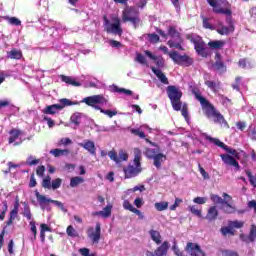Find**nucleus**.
<instances>
[{
    "instance_id": "obj_26",
    "label": "nucleus",
    "mask_w": 256,
    "mask_h": 256,
    "mask_svg": "<svg viewBox=\"0 0 256 256\" xmlns=\"http://www.w3.org/2000/svg\"><path fill=\"white\" fill-rule=\"evenodd\" d=\"M229 201H231V200H226V203H224L220 209L223 211V213H226L227 215L237 213V208L235 206L231 205L229 203Z\"/></svg>"
},
{
    "instance_id": "obj_19",
    "label": "nucleus",
    "mask_w": 256,
    "mask_h": 256,
    "mask_svg": "<svg viewBox=\"0 0 256 256\" xmlns=\"http://www.w3.org/2000/svg\"><path fill=\"white\" fill-rule=\"evenodd\" d=\"M123 208L126 211H131V213H134L135 215H137L139 217V219L143 220L145 219V215H143L141 213V210L134 208L133 204H131V202H129V200H124L123 202Z\"/></svg>"
},
{
    "instance_id": "obj_4",
    "label": "nucleus",
    "mask_w": 256,
    "mask_h": 256,
    "mask_svg": "<svg viewBox=\"0 0 256 256\" xmlns=\"http://www.w3.org/2000/svg\"><path fill=\"white\" fill-rule=\"evenodd\" d=\"M186 39H188V41L193 43L194 49H195L197 55H199L200 57L207 59V57H209V55H211L209 48H207V44H205V41H203V38L201 36L187 34Z\"/></svg>"
},
{
    "instance_id": "obj_29",
    "label": "nucleus",
    "mask_w": 256,
    "mask_h": 256,
    "mask_svg": "<svg viewBox=\"0 0 256 256\" xmlns=\"http://www.w3.org/2000/svg\"><path fill=\"white\" fill-rule=\"evenodd\" d=\"M22 133L23 132L21 130H19V129H15V128L11 129L9 131L10 137L8 139L9 145H11V143H15V141H17V139H19V136H21Z\"/></svg>"
},
{
    "instance_id": "obj_8",
    "label": "nucleus",
    "mask_w": 256,
    "mask_h": 256,
    "mask_svg": "<svg viewBox=\"0 0 256 256\" xmlns=\"http://www.w3.org/2000/svg\"><path fill=\"white\" fill-rule=\"evenodd\" d=\"M169 57L176 65H180L181 67H191V65L194 63L193 58H191L189 55H180V53L177 51L170 52Z\"/></svg>"
},
{
    "instance_id": "obj_11",
    "label": "nucleus",
    "mask_w": 256,
    "mask_h": 256,
    "mask_svg": "<svg viewBox=\"0 0 256 256\" xmlns=\"http://www.w3.org/2000/svg\"><path fill=\"white\" fill-rule=\"evenodd\" d=\"M207 139L208 141H211V143H214V145H216L217 147L224 149V151H226V153H229V155H233L235 159H241V156L239 155V152H237V150L227 146L225 143L221 142L219 139L213 138L210 136H208Z\"/></svg>"
},
{
    "instance_id": "obj_61",
    "label": "nucleus",
    "mask_w": 256,
    "mask_h": 256,
    "mask_svg": "<svg viewBox=\"0 0 256 256\" xmlns=\"http://www.w3.org/2000/svg\"><path fill=\"white\" fill-rule=\"evenodd\" d=\"M193 203L197 205H205L207 203V197H196L193 199Z\"/></svg>"
},
{
    "instance_id": "obj_32",
    "label": "nucleus",
    "mask_w": 256,
    "mask_h": 256,
    "mask_svg": "<svg viewBox=\"0 0 256 256\" xmlns=\"http://www.w3.org/2000/svg\"><path fill=\"white\" fill-rule=\"evenodd\" d=\"M149 235L152 239V241H154V243H156V245H161V233H159V231L157 230H150L149 231Z\"/></svg>"
},
{
    "instance_id": "obj_62",
    "label": "nucleus",
    "mask_w": 256,
    "mask_h": 256,
    "mask_svg": "<svg viewBox=\"0 0 256 256\" xmlns=\"http://www.w3.org/2000/svg\"><path fill=\"white\" fill-rule=\"evenodd\" d=\"M3 210L0 213V221H3L5 219V215L7 213V209H8V205H7V201H3Z\"/></svg>"
},
{
    "instance_id": "obj_7",
    "label": "nucleus",
    "mask_w": 256,
    "mask_h": 256,
    "mask_svg": "<svg viewBox=\"0 0 256 256\" xmlns=\"http://www.w3.org/2000/svg\"><path fill=\"white\" fill-rule=\"evenodd\" d=\"M122 21L123 23H132L134 27H137L138 23H141V18H139V10L134 6H126L122 11Z\"/></svg>"
},
{
    "instance_id": "obj_50",
    "label": "nucleus",
    "mask_w": 256,
    "mask_h": 256,
    "mask_svg": "<svg viewBox=\"0 0 256 256\" xmlns=\"http://www.w3.org/2000/svg\"><path fill=\"white\" fill-rule=\"evenodd\" d=\"M189 211L196 217H203L201 209H199L196 205L189 206Z\"/></svg>"
},
{
    "instance_id": "obj_51",
    "label": "nucleus",
    "mask_w": 256,
    "mask_h": 256,
    "mask_svg": "<svg viewBox=\"0 0 256 256\" xmlns=\"http://www.w3.org/2000/svg\"><path fill=\"white\" fill-rule=\"evenodd\" d=\"M42 187L44 189H52L51 176L48 175L42 180Z\"/></svg>"
},
{
    "instance_id": "obj_12",
    "label": "nucleus",
    "mask_w": 256,
    "mask_h": 256,
    "mask_svg": "<svg viewBox=\"0 0 256 256\" xmlns=\"http://www.w3.org/2000/svg\"><path fill=\"white\" fill-rule=\"evenodd\" d=\"M108 157L111 161H114V163L119 164L122 163V161H127V159H129V154L124 150H119L118 154L117 151L111 150L108 152Z\"/></svg>"
},
{
    "instance_id": "obj_60",
    "label": "nucleus",
    "mask_w": 256,
    "mask_h": 256,
    "mask_svg": "<svg viewBox=\"0 0 256 256\" xmlns=\"http://www.w3.org/2000/svg\"><path fill=\"white\" fill-rule=\"evenodd\" d=\"M28 187L30 189H33V187H37V179H35V173H32L30 175V182L28 184Z\"/></svg>"
},
{
    "instance_id": "obj_53",
    "label": "nucleus",
    "mask_w": 256,
    "mask_h": 256,
    "mask_svg": "<svg viewBox=\"0 0 256 256\" xmlns=\"http://www.w3.org/2000/svg\"><path fill=\"white\" fill-rule=\"evenodd\" d=\"M113 209L112 205H107L106 207L103 208L102 214L104 219H107L108 217H111V210Z\"/></svg>"
},
{
    "instance_id": "obj_46",
    "label": "nucleus",
    "mask_w": 256,
    "mask_h": 256,
    "mask_svg": "<svg viewBox=\"0 0 256 256\" xmlns=\"http://www.w3.org/2000/svg\"><path fill=\"white\" fill-rule=\"evenodd\" d=\"M167 45H168L171 49H173V47H174L175 49H178L179 51H185V48H183V46H181V42H175V41H173V40H169V41L167 42Z\"/></svg>"
},
{
    "instance_id": "obj_30",
    "label": "nucleus",
    "mask_w": 256,
    "mask_h": 256,
    "mask_svg": "<svg viewBox=\"0 0 256 256\" xmlns=\"http://www.w3.org/2000/svg\"><path fill=\"white\" fill-rule=\"evenodd\" d=\"M225 40H214V41H209L208 42V47L210 49L215 50V49H223L225 47Z\"/></svg>"
},
{
    "instance_id": "obj_33",
    "label": "nucleus",
    "mask_w": 256,
    "mask_h": 256,
    "mask_svg": "<svg viewBox=\"0 0 256 256\" xmlns=\"http://www.w3.org/2000/svg\"><path fill=\"white\" fill-rule=\"evenodd\" d=\"M59 103L60 104H58V105H59V107H61V111H62V109H65V107H71V105H79V102H77V101L73 102L67 98L60 99Z\"/></svg>"
},
{
    "instance_id": "obj_18",
    "label": "nucleus",
    "mask_w": 256,
    "mask_h": 256,
    "mask_svg": "<svg viewBox=\"0 0 256 256\" xmlns=\"http://www.w3.org/2000/svg\"><path fill=\"white\" fill-rule=\"evenodd\" d=\"M79 147H83L90 155H97V148L95 147V142L91 140H85L84 143H79Z\"/></svg>"
},
{
    "instance_id": "obj_23",
    "label": "nucleus",
    "mask_w": 256,
    "mask_h": 256,
    "mask_svg": "<svg viewBox=\"0 0 256 256\" xmlns=\"http://www.w3.org/2000/svg\"><path fill=\"white\" fill-rule=\"evenodd\" d=\"M154 161V166L156 169H161V165H163V161H167V156L163 153H158L152 158Z\"/></svg>"
},
{
    "instance_id": "obj_21",
    "label": "nucleus",
    "mask_w": 256,
    "mask_h": 256,
    "mask_svg": "<svg viewBox=\"0 0 256 256\" xmlns=\"http://www.w3.org/2000/svg\"><path fill=\"white\" fill-rule=\"evenodd\" d=\"M217 217H219V210H217V206H211L207 211L205 219H207V221H215L217 220Z\"/></svg>"
},
{
    "instance_id": "obj_41",
    "label": "nucleus",
    "mask_w": 256,
    "mask_h": 256,
    "mask_svg": "<svg viewBox=\"0 0 256 256\" xmlns=\"http://www.w3.org/2000/svg\"><path fill=\"white\" fill-rule=\"evenodd\" d=\"M23 217H26L28 221H31L33 219V214L31 213V207H29V204L24 202V210L22 212Z\"/></svg>"
},
{
    "instance_id": "obj_36",
    "label": "nucleus",
    "mask_w": 256,
    "mask_h": 256,
    "mask_svg": "<svg viewBox=\"0 0 256 256\" xmlns=\"http://www.w3.org/2000/svg\"><path fill=\"white\" fill-rule=\"evenodd\" d=\"M9 59H16L19 60L23 57V52L21 50L12 49L10 52L7 53Z\"/></svg>"
},
{
    "instance_id": "obj_59",
    "label": "nucleus",
    "mask_w": 256,
    "mask_h": 256,
    "mask_svg": "<svg viewBox=\"0 0 256 256\" xmlns=\"http://www.w3.org/2000/svg\"><path fill=\"white\" fill-rule=\"evenodd\" d=\"M136 61L141 65H147V59L141 53L136 54Z\"/></svg>"
},
{
    "instance_id": "obj_24",
    "label": "nucleus",
    "mask_w": 256,
    "mask_h": 256,
    "mask_svg": "<svg viewBox=\"0 0 256 256\" xmlns=\"http://www.w3.org/2000/svg\"><path fill=\"white\" fill-rule=\"evenodd\" d=\"M60 79L63 83H66L67 85H72L73 87H81V82L76 81L71 76L66 75H60Z\"/></svg>"
},
{
    "instance_id": "obj_9",
    "label": "nucleus",
    "mask_w": 256,
    "mask_h": 256,
    "mask_svg": "<svg viewBox=\"0 0 256 256\" xmlns=\"http://www.w3.org/2000/svg\"><path fill=\"white\" fill-rule=\"evenodd\" d=\"M220 2L222 5H224V7H226V9L221 8V6L217 4V0H207V3L210 5V7H213V13H216V15H228L231 17L233 13L231 11V4H229L227 0H220Z\"/></svg>"
},
{
    "instance_id": "obj_56",
    "label": "nucleus",
    "mask_w": 256,
    "mask_h": 256,
    "mask_svg": "<svg viewBox=\"0 0 256 256\" xmlns=\"http://www.w3.org/2000/svg\"><path fill=\"white\" fill-rule=\"evenodd\" d=\"M145 155L148 159H153L157 155V150L146 148Z\"/></svg>"
},
{
    "instance_id": "obj_47",
    "label": "nucleus",
    "mask_w": 256,
    "mask_h": 256,
    "mask_svg": "<svg viewBox=\"0 0 256 256\" xmlns=\"http://www.w3.org/2000/svg\"><path fill=\"white\" fill-rule=\"evenodd\" d=\"M245 173L249 179L250 185H252V187H256V175H253V172H251V170H245Z\"/></svg>"
},
{
    "instance_id": "obj_1",
    "label": "nucleus",
    "mask_w": 256,
    "mask_h": 256,
    "mask_svg": "<svg viewBox=\"0 0 256 256\" xmlns=\"http://www.w3.org/2000/svg\"><path fill=\"white\" fill-rule=\"evenodd\" d=\"M192 94L194 95L196 101H199L202 111L207 119H212V121L218 125H226L229 127V124L227 123V120H225L223 114H221V112H219L215 106L209 102V100H207V98L201 95V91L199 89L194 88L192 90Z\"/></svg>"
},
{
    "instance_id": "obj_16",
    "label": "nucleus",
    "mask_w": 256,
    "mask_h": 256,
    "mask_svg": "<svg viewBox=\"0 0 256 256\" xmlns=\"http://www.w3.org/2000/svg\"><path fill=\"white\" fill-rule=\"evenodd\" d=\"M89 231H93V228L88 229V237L91 239L92 243H99L101 240V224L97 223L94 232L89 233Z\"/></svg>"
},
{
    "instance_id": "obj_25",
    "label": "nucleus",
    "mask_w": 256,
    "mask_h": 256,
    "mask_svg": "<svg viewBox=\"0 0 256 256\" xmlns=\"http://www.w3.org/2000/svg\"><path fill=\"white\" fill-rule=\"evenodd\" d=\"M60 79L63 83H66L67 85H72L73 87H81V82L76 81L71 76L66 75H60Z\"/></svg>"
},
{
    "instance_id": "obj_58",
    "label": "nucleus",
    "mask_w": 256,
    "mask_h": 256,
    "mask_svg": "<svg viewBox=\"0 0 256 256\" xmlns=\"http://www.w3.org/2000/svg\"><path fill=\"white\" fill-rule=\"evenodd\" d=\"M71 143H73V141L70 140V138H62L58 141V147H61L62 145L67 147V145H71Z\"/></svg>"
},
{
    "instance_id": "obj_42",
    "label": "nucleus",
    "mask_w": 256,
    "mask_h": 256,
    "mask_svg": "<svg viewBox=\"0 0 256 256\" xmlns=\"http://www.w3.org/2000/svg\"><path fill=\"white\" fill-rule=\"evenodd\" d=\"M154 207L157 211H167V209L169 208V202H166V201L156 202L154 204Z\"/></svg>"
},
{
    "instance_id": "obj_63",
    "label": "nucleus",
    "mask_w": 256,
    "mask_h": 256,
    "mask_svg": "<svg viewBox=\"0 0 256 256\" xmlns=\"http://www.w3.org/2000/svg\"><path fill=\"white\" fill-rule=\"evenodd\" d=\"M36 175H38V177H44L45 176V166L44 165H41V166L37 167Z\"/></svg>"
},
{
    "instance_id": "obj_10",
    "label": "nucleus",
    "mask_w": 256,
    "mask_h": 256,
    "mask_svg": "<svg viewBox=\"0 0 256 256\" xmlns=\"http://www.w3.org/2000/svg\"><path fill=\"white\" fill-rule=\"evenodd\" d=\"M35 197L40 206H43L47 203H53L54 205H56V207H59V209H61L63 213H67V208H65V205L61 201L47 198L46 196L41 195V193H39V191L37 190L35 191Z\"/></svg>"
},
{
    "instance_id": "obj_20",
    "label": "nucleus",
    "mask_w": 256,
    "mask_h": 256,
    "mask_svg": "<svg viewBox=\"0 0 256 256\" xmlns=\"http://www.w3.org/2000/svg\"><path fill=\"white\" fill-rule=\"evenodd\" d=\"M144 53L146 57H149V59H152V61H155L157 67L159 68L165 67V59H163V57L158 58L157 56L153 55V53H151V51L149 50L144 51Z\"/></svg>"
},
{
    "instance_id": "obj_48",
    "label": "nucleus",
    "mask_w": 256,
    "mask_h": 256,
    "mask_svg": "<svg viewBox=\"0 0 256 256\" xmlns=\"http://www.w3.org/2000/svg\"><path fill=\"white\" fill-rule=\"evenodd\" d=\"M149 43H153L154 45L161 41V38L156 33L147 34Z\"/></svg>"
},
{
    "instance_id": "obj_14",
    "label": "nucleus",
    "mask_w": 256,
    "mask_h": 256,
    "mask_svg": "<svg viewBox=\"0 0 256 256\" xmlns=\"http://www.w3.org/2000/svg\"><path fill=\"white\" fill-rule=\"evenodd\" d=\"M213 68L215 71H220V73H225V71H227V65H225V62H223V57L219 52H216L215 54V62L213 64Z\"/></svg>"
},
{
    "instance_id": "obj_52",
    "label": "nucleus",
    "mask_w": 256,
    "mask_h": 256,
    "mask_svg": "<svg viewBox=\"0 0 256 256\" xmlns=\"http://www.w3.org/2000/svg\"><path fill=\"white\" fill-rule=\"evenodd\" d=\"M180 111L184 119L189 121V108L187 107V104L182 105Z\"/></svg>"
},
{
    "instance_id": "obj_15",
    "label": "nucleus",
    "mask_w": 256,
    "mask_h": 256,
    "mask_svg": "<svg viewBox=\"0 0 256 256\" xmlns=\"http://www.w3.org/2000/svg\"><path fill=\"white\" fill-rule=\"evenodd\" d=\"M220 157L225 165H228L229 167H235V169H237V171H239L241 169V166L239 165V162H237L235 157H233L229 154H222V155H220Z\"/></svg>"
},
{
    "instance_id": "obj_5",
    "label": "nucleus",
    "mask_w": 256,
    "mask_h": 256,
    "mask_svg": "<svg viewBox=\"0 0 256 256\" xmlns=\"http://www.w3.org/2000/svg\"><path fill=\"white\" fill-rule=\"evenodd\" d=\"M166 93L170 99V103L174 111H181L183 107V102H181V97H183V92L179 87L170 85L166 88Z\"/></svg>"
},
{
    "instance_id": "obj_55",
    "label": "nucleus",
    "mask_w": 256,
    "mask_h": 256,
    "mask_svg": "<svg viewBox=\"0 0 256 256\" xmlns=\"http://www.w3.org/2000/svg\"><path fill=\"white\" fill-rule=\"evenodd\" d=\"M63 183V179L61 178H56L54 180H52V188L53 191L59 189V187H61V184Z\"/></svg>"
},
{
    "instance_id": "obj_17",
    "label": "nucleus",
    "mask_w": 256,
    "mask_h": 256,
    "mask_svg": "<svg viewBox=\"0 0 256 256\" xmlns=\"http://www.w3.org/2000/svg\"><path fill=\"white\" fill-rule=\"evenodd\" d=\"M222 197H224V199L221 198V196H219L217 194H211L210 195L211 201L213 203L218 204V205H223L224 203H227V201H232V199H233V197H231V195H229L225 192L222 194Z\"/></svg>"
},
{
    "instance_id": "obj_31",
    "label": "nucleus",
    "mask_w": 256,
    "mask_h": 256,
    "mask_svg": "<svg viewBox=\"0 0 256 256\" xmlns=\"http://www.w3.org/2000/svg\"><path fill=\"white\" fill-rule=\"evenodd\" d=\"M202 19V27L204 29H209L210 31H215V26L211 24V18L205 17L204 15L200 16Z\"/></svg>"
},
{
    "instance_id": "obj_54",
    "label": "nucleus",
    "mask_w": 256,
    "mask_h": 256,
    "mask_svg": "<svg viewBox=\"0 0 256 256\" xmlns=\"http://www.w3.org/2000/svg\"><path fill=\"white\" fill-rule=\"evenodd\" d=\"M131 134L136 135V137H140V139H145L147 135H145V132H143L141 129H131Z\"/></svg>"
},
{
    "instance_id": "obj_2",
    "label": "nucleus",
    "mask_w": 256,
    "mask_h": 256,
    "mask_svg": "<svg viewBox=\"0 0 256 256\" xmlns=\"http://www.w3.org/2000/svg\"><path fill=\"white\" fill-rule=\"evenodd\" d=\"M82 103H85L88 105V107H93L96 111H100V113H103L104 115H107L108 117H115L117 115V111H112V110H104L101 108L99 105H107L108 100L106 99L103 94H98V95H93V96H88L85 97L82 100Z\"/></svg>"
},
{
    "instance_id": "obj_35",
    "label": "nucleus",
    "mask_w": 256,
    "mask_h": 256,
    "mask_svg": "<svg viewBox=\"0 0 256 256\" xmlns=\"http://www.w3.org/2000/svg\"><path fill=\"white\" fill-rule=\"evenodd\" d=\"M205 85L208 89H211V91H217L219 87H221V82L220 81H211V80H206Z\"/></svg>"
},
{
    "instance_id": "obj_40",
    "label": "nucleus",
    "mask_w": 256,
    "mask_h": 256,
    "mask_svg": "<svg viewBox=\"0 0 256 256\" xmlns=\"http://www.w3.org/2000/svg\"><path fill=\"white\" fill-rule=\"evenodd\" d=\"M2 19H4V21H7L9 25H15L16 27H19L21 25V20H19L17 17L3 16Z\"/></svg>"
},
{
    "instance_id": "obj_27",
    "label": "nucleus",
    "mask_w": 256,
    "mask_h": 256,
    "mask_svg": "<svg viewBox=\"0 0 256 256\" xmlns=\"http://www.w3.org/2000/svg\"><path fill=\"white\" fill-rule=\"evenodd\" d=\"M57 111H61V106H59V104H54V105L46 106L42 110L44 115H55V113H57Z\"/></svg>"
},
{
    "instance_id": "obj_64",
    "label": "nucleus",
    "mask_w": 256,
    "mask_h": 256,
    "mask_svg": "<svg viewBox=\"0 0 256 256\" xmlns=\"http://www.w3.org/2000/svg\"><path fill=\"white\" fill-rule=\"evenodd\" d=\"M222 254L224 256H239V254L235 251H231V250H224L222 251Z\"/></svg>"
},
{
    "instance_id": "obj_13",
    "label": "nucleus",
    "mask_w": 256,
    "mask_h": 256,
    "mask_svg": "<svg viewBox=\"0 0 256 256\" xmlns=\"http://www.w3.org/2000/svg\"><path fill=\"white\" fill-rule=\"evenodd\" d=\"M167 251H169V242L164 241L154 253L151 251H146V256H167Z\"/></svg>"
},
{
    "instance_id": "obj_38",
    "label": "nucleus",
    "mask_w": 256,
    "mask_h": 256,
    "mask_svg": "<svg viewBox=\"0 0 256 256\" xmlns=\"http://www.w3.org/2000/svg\"><path fill=\"white\" fill-rule=\"evenodd\" d=\"M234 31H235V27L233 25H231L230 27L222 26L221 28L217 29V33H219V35H229Z\"/></svg>"
},
{
    "instance_id": "obj_44",
    "label": "nucleus",
    "mask_w": 256,
    "mask_h": 256,
    "mask_svg": "<svg viewBox=\"0 0 256 256\" xmlns=\"http://www.w3.org/2000/svg\"><path fill=\"white\" fill-rule=\"evenodd\" d=\"M228 225L235 231V229H243L245 226V222L239 221V220H234V221H229Z\"/></svg>"
},
{
    "instance_id": "obj_57",
    "label": "nucleus",
    "mask_w": 256,
    "mask_h": 256,
    "mask_svg": "<svg viewBox=\"0 0 256 256\" xmlns=\"http://www.w3.org/2000/svg\"><path fill=\"white\" fill-rule=\"evenodd\" d=\"M114 91L116 93H124V95H129V96L133 95V91L127 90L125 88H119L117 86L114 87Z\"/></svg>"
},
{
    "instance_id": "obj_37",
    "label": "nucleus",
    "mask_w": 256,
    "mask_h": 256,
    "mask_svg": "<svg viewBox=\"0 0 256 256\" xmlns=\"http://www.w3.org/2000/svg\"><path fill=\"white\" fill-rule=\"evenodd\" d=\"M168 36L172 37V39H180L181 41V33L177 31V28H175V26H170L168 28Z\"/></svg>"
},
{
    "instance_id": "obj_45",
    "label": "nucleus",
    "mask_w": 256,
    "mask_h": 256,
    "mask_svg": "<svg viewBox=\"0 0 256 256\" xmlns=\"http://www.w3.org/2000/svg\"><path fill=\"white\" fill-rule=\"evenodd\" d=\"M66 233L68 237H79V232L73 227V225H69L66 229Z\"/></svg>"
},
{
    "instance_id": "obj_28",
    "label": "nucleus",
    "mask_w": 256,
    "mask_h": 256,
    "mask_svg": "<svg viewBox=\"0 0 256 256\" xmlns=\"http://www.w3.org/2000/svg\"><path fill=\"white\" fill-rule=\"evenodd\" d=\"M50 154L53 155L54 157H67L68 155L71 154V150L56 148L50 150Z\"/></svg>"
},
{
    "instance_id": "obj_49",
    "label": "nucleus",
    "mask_w": 256,
    "mask_h": 256,
    "mask_svg": "<svg viewBox=\"0 0 256 256\" xmlns=\"http://www.w3.org/2000/svg\"><path fill=\"white\" fill-rule=\"evenodd\" d=\"M81 117V113L75 112L74 114H72L70 121L74 123V125H79L81 123Z\"/></svg>"
},
{
    "instance_id": "obj_22",
    "label": "nucleus",
    "mask_w": 256,
    "mask_h": 256,
    "mask_svg": "<svg viewBox=\"0 0 256 256\" xmlns=\"http://www.w3.org/2000/svg\"><path fill=\"white\" fill-rule=\"evenodd\" d=\"M151 70L154 73V75H156V77L159 79V81L163 83V85H169V79L167 78L165 73H163L161 70L153 66L151 67Z\"/></svg>"
},
{
    "instance_id": "obj_3",
    "label": "nucleus",
    "mask_w": 256,
    "mask_h": 256,
    "mask_svg": "<svg viewBox=\"0 0 256 256\" xmlns=\"http://www.w3.org/2000/svg\"><path fill=\"white\" fill-rule=\"evenodd\" d=\"M142 171L141 150L135 149L133 163H129L127 166L123 167L124 179H133L139 176Z\"/></svg>"
},
{
    "instance_id": "obj_34",
    "label": "nucleus",
    "mask_w": 256,
    "mask_h": 256,
    "mask_svg": "<svg viewBox=\"0 0 256 256\" xmlns=\"http://www.w3.org/2000/svg\"><path fill=\"white\" fill-rule=\"evenodd\" d=\"M220 233L223 235V237H227V235L233 237L235 235V230L231 228L230 224H228V226L221 227Z\"/></svg>"
},
{
    "instance_id": "obj_39",
    "label": "nucleus",
    "mask_w": 256,
    "mask_h": 256,
    "mask_svg": "<svg viewBox=\"0 0 256 256\" xmlns=\"http://www.w3.org/2000/svg\"><path fill=\"white\" fill-rule=\"evenodd\" d=\"M9 215L10 217L6 222L7 227L13 225V221L19 217V210L12 209Z\"/></svg>"
},
{
    "instance_id": "obj_43",
    "label": "nucleus",
    "mask_w": 256,
    "mask_h": 256,
    "mask_svg": "<svg viewBox=\"0 0 256 256\" xmlns=\"http://www.w3.org/2000/svg\"><path fill=\"white\" fill-rule=\"evenodd\" d=\"M85 179H83V177H72L70 179V187H79V185H81V183H84Z\"/></svg>"
},
{
    "instance_id": "obj_6",
    "label": "nucleus",
    "mask_w": 256,
    "mask_h": 256,
    "mask_svg": "<svg viewBox=\"0 0 256 256\" xmlns=\"http://www.w3.org/2000/svg\"><path fill=\"white\" fill-rule=\"evenodd\" d=\"M104 26L106 33H112L113 35H123V28H121V18L119 16H112L111 23L106 15L103 16Z\"/></svg>"
}]
</instances>
